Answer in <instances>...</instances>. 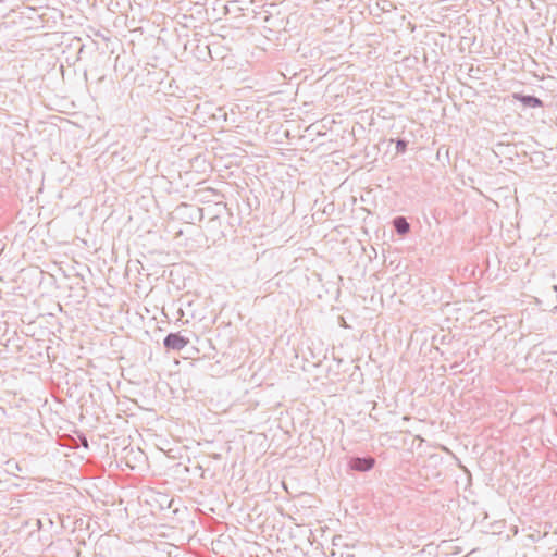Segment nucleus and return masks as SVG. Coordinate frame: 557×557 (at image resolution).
<instances>
[{
	"mask_svg": "<svg viewBox=\"0 0 557 557\" xmlns=\"http://www.w3.org/2000/svg\"><path fill=\"white\" fill-rule=\"evenodd\" d=\"M189 342V338L181 335V333H169L163 339V345L166 349L180 351L184 349Z\"/></svg>",
	"mask_w": 557,
	"mask_h": 557,
	"instance_id": "nucleus-1",
	"label": "nucleus"
},
{
	"mask_svg": "<svg viewBox=\"0 0 557 557\" xmlns=\"http://www.w3.org/2000/svg\"><path fill=\"white\" fill-rule=\"evenodd\" d=\"M375 460L372 457H354L349 461L350 469L366 472L374 467Z\"/></svg>",
	"mask_w": 557,
	"mask_h": 557,
	"instance_id": "nucleus-2",
	"label": "nucleus"
},
{
	"mask_svg": "<svg viewBox=\"0 0 557 557\" xmlns=\"http://www.w3.org/2000/svg\"><path fill=\"white\" fill-rule=\"evenodd\" d=\"M513 98L520 101L524 107L528 108H540L543 107V102L540 98L531 95L513 94Z\"/></svg>",
	"mask_w": 557,
	"mask_h": 557,
	"instance_id": "nucleus-3",
	"label": "nucleus"
},
{
	"mask_svg": "<svg viewBox=\"0 0 557 557\" xmlns=\"http://www.w3.org/2000/svg\"><path fill=\"white\" fill-rule=\"evenodd\" d=\"M394 227L399 235H405L410 231V225L403 216H398L393 221Z\"/></svg>",
	"mask_w": 557,
	"mask_h": 557,
	"instance_id": "nucleus-4",
	"label": "nucleus"
},
{
	"mask_svg": "<svg viewBox=\"0 0 557 557\" xmlns=\"http://www.w3.org/2000/svg\"><path fill=\"white\" fill-rule=\"evenodd\" d=\"M406 147H407V143L405 140L400 139L397 141L396 148H397L398 152H404L406 150Z\"/></svg>",
	"mask_w": 557,
	"mask_h": 557,
	"instance_id": "nucleus-5",
	"label": "nucleus"
}]
</instances>
